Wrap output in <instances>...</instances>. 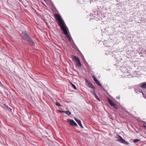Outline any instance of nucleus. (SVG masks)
<instances>
[{
  "mask_svg": "<svg viewBox=\"0 0 146 146\" xmlns=\"http://www.w3.org/2000/svg\"><path fill=\"white\" fill-rule=\"evenodd\" d=\"M54 16L56 21L58 22V25L60 26L61 30L63 31L64 34L66 35L67 40L71 43V38L68 34L67 27L66 26L63 20L62 19L60 15L58 14L55 13L54 15Z\"/></svg>",
  "mask_w": 146,
  "mask_h": 146,
  "instance_id": "f257e3e1",
  "label": "nucleus"
},
{
  "mask_svg": "<svg viewBox=\"0 0 146 146\" xmlns=\"http://www.w3.org/2000/svg\"><path fill=\"white\" fill-rule=\"evenodd\" d=\"M21 35L23 39L28 42L30 46H33L34 45L35 42L31 39L27 32H23Z\"/></svg>",
  "mask_w": 146,
  "mask_h": 146,
  "instance_id": "f03ea898",
  "label": "nucleus"
},
{
  "mask_svg": "<svg viewBox=\"0 0 146 146\" xmlns=\"http://www.w3.org/2000/svg\"><path fill=\"white\" fill-rule=\"evenodd\" d=\"M74 60H75V64L76 67H80L82 66L80 60L78 57L74 56Z\"/></svg>",
  "mask_w": 146,
  "mask_h": 146,
  "instance_id": "7ed1b4c3",
  "label": "nucleus"
},
{
  "mask_svg": "<svg viewBox=\"0 0 146 146\" xmlns=\"http://www.w3.org/2000/svg\"><path fill=\"white\" fill-rule=\"evenodd\" d=\"M118 136L119 137V139H117L118 141L126 145H128L129 144L128 142L124 140L121 136L118 135Z\"/></svg>",
  "mask_w": 146,
  "mask_h": 146,
  "instance_id": "20e7f679",
  "label": "nucleus"
},
{
  "mask_svg": "<svg viewBox=\"0 0 146 146\" xmlns=\"http://www.w3.org/2000/svg\"><path fill=\"white\" fill-rule=\"evenodd\" d=\"M86 82L87 83V86L93 89H94L95 88L94 86L92 85V84L90 82L86 80Z\"/></svg>",
  "mask_w": 146,
  "mask_h": 146,
  "instance_id": "39448f33",
  "label": "nucleus"
},
{
  "mask_svg": "<svg viewBox=\"0 0 146 146\" xmlns=\"http://www.w3.org/2000/svg\"><path fill=\"white\" fill-rule=\"evenodd\" d=\"M75 121L77 122L78 124L81 126L82 128H83L84 127L81 123V121L80 120L76 118L75 117H74Z\"/></svg>",
  "mask_w": 146,
  "mask_h": 146,
  "instance_id": "423d86ee",
  "label": "nucleus"
},
{
  "mask_svg": "<svg viewBox=\"0 0 146 146\" xmlns=\"http://www.w3.org/2000/svg\"><path fill=\"white\" fill-rule=\"evenodd\" d=\"M139 85L142 88L146 89V82L141 83L139 84Z\"/></svg>",
  "mask_w": 146,
  "mask_h": 146,
  "instance_id": "0eeeda50",
  "label": "nucleus"
},
{
  "mask_svg": "<svg viewBox=\"0 0 146 146\" xmlns=\"http://www.w3.org/2000/svg\"><path fill=\"white\" fill-rule=\"evenodd\" d=\"M108 102H109V104L112 106H113V105H114V104L115 103L112 100H111L110 99H108Z\"/></svg>",
  "mask_w": 146,
  "mask_h": 146,
  "instance_id": "6e6552de",
  "label": "nucleus"
},
{
  "mask_svg": "<svg viewBox=\"0 0 146 146\" xmlns=\"http://www.w3.org/2000/svg\"><path fill=\"white\" fill-rule=\"evenodd\" d=\"M60 113L65 112L68 115H70L71 114V112L69 111H60Z\"/></svg>",
  "mask_w": 146,
  "mask_h": 146,
  "instance_id": "1a4fd4ad",
  "label": "nucleus"
},
{
  "mask_svg": "<svg viewBox=\"0 0 146 146\" xmlns=\"http://www.w3.org/2000/svg\"><path fill=\"white\" fill-rule=\"evenodd\" d=\"M67 121L69 122L70 123V124L73 126V120L70 119H67Z\"/></svg>",
  "mask_w": 146,
  "mask_h": 146,
  "instance_id": "9d476101",
  "label": "nucleus"
},
{
  "mask_svg": "<svg viewBox=\"0 0 146 146\" xmlns=\"http://www.w3.org/2000/svg\"><path fill=\"white\" fill-rule=\"evenodd\" d=\"M113 106L114 108L116 109H117L118 108V106L115 103V104H114V105H113V106Z\"/></svg>",
  "mask_w": 146,
  "mask_h": 146,
  "instance_id": "9b49d317",
  "label": "nucleus"
},
{
  "mask_svg": "<svg viewBox=\"0 0 146 146\" xmlns=\"http://www.w3.org/2000/svg\"><path fill=\"white\" fill-rule=\"evenodd\" d=\"M141 141L140 139H135L133 140V142L134 143H136L139 141Z\"/></svg>",
  "mask_w": 146,
  "mask_h": 146,
  "instance_id": "f8f14e48",
  "label": "nucleus"
},
{
  "mask_svg": "<svg viewBox=\"0 0 146 146\" xmlns=\"http://www.w3.org/2000/svg\"><path fill=\"white\" fill-rule=\"evenodd\" d=\"M95 82L99 86L102 87V86L100 84L98 80H97L96 81H95Z\"/></svg>",
  "mask_w": 146,
  "mask_h": 146,
  "instance_id": "ddd939ff",
  "label": "nucleus"
},
{
  "mask_svg": "<svg viewBox=\"0 0 146 146\" xmlns=\"http://www.w3.org/2000/svg\"><path fill=\"white\" fill-rule=\"evenodd\" d=\"M141 53H143L146 54V50L143 49H142Z\"/></svg>",
  "mask_w": 146,
  "mask_h": 146,
  "instance_id": "4468645a",
  "label": "nucleus"
},
{
  "mask_svg": "<svg viewBox=\"0 0 146 146\" xmlns=\"http://www.w3.org/2000/svg\"><path fill=\"white\" fill-rule=\"evenodd\" d=\"M95 97V98L98 100L100 101V99L98 98V97L96 95V94L94 96Z\"/></svg>",
  "mask_w": 146,
  "mask_h": 146,
  "instance_id": "2eb2a0df",
  "label": "nucleus"
},
{
  "mask_svg": "<svg viewBox=\"0 0 146 146\" xmlns=\"http://www.w3.org/2000/svg\"><path fill=\"white\" fill-rule=\"evenodd\" d=\"M56 105L58 106H61L60 104L58 102H56Z\"/></svg>",
  "mask_w": 146,
  "mask_h": 146,
  "instance_id": "dca6fc26",
  "label": "nucleus"
},
{
  "mask_svg": "<svg viewBox=\"0 0 146 146\" xmlns=\"http://www.w3.org/2000/svg\"><path fill=\"white\" fill-rule=\"evenodd\" d=\"M91 92L94 96L96 94L94 90L93 91H91Z\"/></svg>",
  "mask_w": 146,
  "mask_h": 146,
  "instance_id": "f3484780",
  "label": "nucleus"
},
{
  "mask_svg": "<svg viewBox=\"0 0 146 146\" xmlns=\"http://www.w3.org/2000/svg\"><path fill=\"white\" fill-rule=\"evenodd\" d=\"M73 125H74V126H77L78 125L77 123L75 122L74 121L73 122Z\"/></svg>",
  "mask_w": 146,
  "mask_h": 146,
  "instance_id": "a211bd4d",
  "label": "nucleus"
},
{
  "mask_svg": "<svg viewBox=\"0 0 146 146\" xmlns=\"http://www.w3.org/2000/svg\"><path fill=\"white\" fill-rule=\"evenodd\" d=\"M7 109L9 110V111H12V109H11L10 108H9L8 106H7Z\"/></svg>",
  "mask_w": 146,
  "mask_h": 146,
  "instance_id": "6ab92c4d",
  "label": "nucleus"
},
{
  "mask_svg": "<svg viewBox=\"0 0 146 146\" xmlns=\"http://www.w3.org/2000/svg\"><path fill=\"white\" fill-rule=\"evenodd\" d=\"M93 78H94V80L95 82V81H96L97 80V79H96V78L95 77H94V76H93Z\"/></svg>",
  "mask_w": 146,
  "mask_h": 146,
  "instance_id": "aec40b11",
  "label": "nucleus"
},
{
  "mask_svg": "<svg viewBox=\"0 0 146 146\" xmlns=\"http://www.w3.org/2000/svg\"><path fill=\"white\" fill-rule=\"evenodd\" d=\"M73 88H74V89L76 90H77V88H76V87L74 84L73 85Z\"/></svg>",
  "mask_w": 146,
  "mask_h": 146,
  "instance_id": "412c9836",
  "label": "nucleus"
},
{
  "mask_svg": "<svg viewBox=\"0 0 146 146\" xmlns=\"http://www.w3.org/2000/svg\"><path fill=\"white\" fill-rule=\"evenodd\" d=\"M70 83L71 84L72 86V87H73V83H71V82H70Z\"/></svg>",
  "mask_w": 146,
  "mask_h": 146,
  "instance_id": "4be33fe9",
  "label": "nucleus"
},
{
  "mask_svg": "<svg viewBox=\"0 0 146 146\" xmlns=\"http://www.w3.org/2000/svg\"><path fill=\"white\" fill-rule=\"evenodd\" d=\"M71 58H72V60H73V55H72L71 56Z\"/></svg>",
  "mask_w": 146,
  "mask_h": 146,
  "instance_id": "5701e85b",
  "label": "nucleus"
},
{
  "mask_svg": "<svg viewBox=\"0 0 146 146\" xmlns=\"http://www.w3.org/2000/svg\"><path fill=\"white\" fill-rule=\"evenodd\" d=\"M20 2H22V0H19Z\"/></svg>",
  "mask_w": 146,
  "mask_h": 146,
  "instance_id": "b1692460",
  "label": "nucleus"
},
{
  "mask_svg": "<svg viewBox=\"0 0 146 146\" xmlns=\"http://www.w3.org/2000/svg\"><path fill=\"white\" fill-rule=\"evenodd\" d=\"M78 92L79 93H80V92L79 91H78Z\"/></svg>",
  "mask_w": 146,
  "mask_h": 146,
  "instance_id": "393cba45",
  "label": "nucleus"
},
{
  "mask_svg": "<svg viewBox=\"0 0 146 146\" xmlns=\"http://www.w3.org/2000/svg\"><path fill=\"white\" fill-rule=\"evenodd\" d=\"M143 126H144V127H145V128H146V126H145L144 125H143Z\"/></svg>",
  "mask_w": 146,
  "mask_h": 146,
  "instance_id": "a878e982",
  "label": "nucleus"
},
{
  "mask_svg": "<svg viewBox=\"0 0 146 146\" xmlns=\"http://www.w3.org/2000/svg\"><path fill=\"white\" fill-rule=\"evenodd\" d=\"M135 91L136 92H137L136 91V89H135Z\"/></svg>",
  "mask_w": 146,
  "mask_h": 146,
  "instance_id": "bb28decb",
  "label": "nucleus"
},
{
  "mask_svg": "<svg viewBox=\"0 0 146 146\" xmlns=\"http://www.w3.org/2000/svg\"><path fill=\"white\" fill-rule=\"evenodd\" d=\"M142 93L143 94V95H144V93H142Z\"/></svg>",
  "mask_w": 146,
  "mask_h": 146,
  "instance_id": "cd10ccee",
  "label": "nucleus"
},
{
  "mask_svg": "<svg viewBox=\"0 0 146 146\" xmlns=\"http://www.w3.org/2000/svg\"><path fill=\"white\" fill-rule=\"evenodd\" d=\"M73 44H74V42L73 43Z\"/></svg>",
  "mask_w": 146,
  "mask_h": 146,
  "instance_id": "c85d7f7f",
  "label": "nucleus"
}]
</instances>
